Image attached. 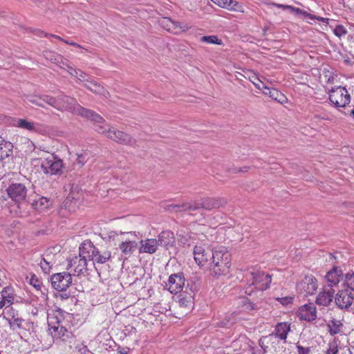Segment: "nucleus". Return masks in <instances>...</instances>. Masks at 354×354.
<instances>
[{
    "instance_id": "f257e3e1",
    "label": "nucleus",
    "mask_w": 354,
    "mask_h": 354,
    "mask_svg": "<svg viewBox=\"0 0 354 354\" xmlns=\"http://www.w3.org/2000/svg\"><path fill=\"white\" fill-rule=\"evenodd\" d=\"M28 101L39 106H44V103L59 111H68L73 114L90 118L93 122L101 123L104 118L94 111L81 106L75 98L65 95H59L57 98L44 95L39 96H28Z\"/></svg>"
},
{
    "instance_id": "f03ea898",
    "label": "nucleus",
    "mask_w": 354,
    "mask_h": 354,
    "mask_svg": "<svg viewBox=\"0 0 354 354\" xmlns=\"http://www.w3.org/2000/svg\"><path fill=\"white\" fill-rule=\"evenodd\" d=\"M231 266V255L225 248L218 247L214 249L209 268L215 276L227 274Z\"/></svg>"
},
{
    "instance_id": "7ed1b4c3",
    "label": "nucleus",
    "mask_w": 354,
    "mask_h": 354,
    "mask_svg": "<svg viewBox=\"0 0 354 354\" xmlns=\"http://www.w3.org/2000/svg\"><path fill=\"white\" fill-rule=\"evenodd\" d=\"M131 232H117L111 231L108 236L110 241H113L115 245H118L125 259L130 257L137 249L138 243L130 239Z\"/></svg>"
},
{
    "instance_id": "20e7f679",
    "label": "nucleus",
    "mask_w": 354,
    "mask_h": 354,
    "mask_svg": "<svg viewBox=\"0 0 354 354\" xmlns=\"http://www.w3.org/2000/svg\"><path fill=\"white\" fill-rule=\"evenodd\" d=\"M94 124L96 131L104 134L106 138L118 143L129 146H134L136 144V139L133 138L129 134L119 131L114 127H110L108 124L105 123L104 120L103 122H94Z\"/></svg>"
},
{
    "instance_id": "39448f33",
    "label": "nucleus",
    "mask_w": 354,
    "mask_h": 354,
    "mask_svg": "<svg viewBox=\"0 0 354 354\" xmlns=\"http://www.w3.org/2000/svg\"><path fill=\"white\" fill-rule=\"evenodd\" d=\"M42 158L44 160L41 163V169L44 174L55 175L62 171L63 162L53 153L44 152L39 158H33L32 162L39 163Z\"/></svg>"
},
{
    "instance_id": "423d86ee",
    "label": "nucleus",
    "mask_w": 354,
    "mask_h": 354,
    "mask_svg": "<svg viewBox=\"0 0 354 354\" xmlns=\"http://www.w3.org/2000/svg\"><path fill=\"white\" fill-rule=\"evenodd\" d=\"M227 201L224 198H205L198 201L183 203L181 207L184 211H194L203 208L210 210L224 206Z\"/></svg>"
},
{
    "instance_id": "0eeeda50",
    "label": "nucleus",
    "mask_w": 354,
    "mask_h": 354,
    "mask_svg": "<svg viewBox=\"0 0 354 354\" xmlns=\"http://www.w3.org/2000/svg\"><path fill=\"white\" fill-rule=\"evenodd\" d=\"M82 254L88 256V259L92 260L93 263H104L111 257L110 251L106 250L100 251L91 241L84 242L82 244Z\"/></svg>"
},
{
    "instance_id": "6e6552de",
    "label": "nucleus",
    "mask_w": 354,
    "mask_h": 354,
    "mask_svg": "<svg viewBox=\"0 0 354 354\" xmlns=\"http://www.w3.org/2000/svg\"><path fill=\"white\" fill-rule=\"evenodd\" d=\"M4 318L8 322L10 328L20 335V330L22 326V316L20 313V305L15 304L6 309L4 313ZM21 338L22 337L19 335Z\"/></svg>"
},
{
    "instance_id": "1a4fd4ad",
    "label": "nucleus",
    "mask_w": 354,
    "mask_h": 354,
    "mask_svg": "<svg viewBox=\"0 0 354 354\" xmlns=\"http://www.w3.org/2000/svg\"><path fill=\"white\" fill-rule=\"evenodd\" d=\"M8 196L14 205H11V212L16 214L21 213L20 205L22 202V184L21 183H12L6 189Z\"/></svg>"
},
{
    "instance_id": "9d476101",
    "label": "nucleus",
    "mask_w": 354,
    "mask_h": 354,
    "mask_svg": "<svg viewBox=\"0 0 354 354\" xmlns=\"http://www.w3.org/2000/svg\"><path fill=\"white\" fill-rule=\"evenodd\" d=\"M62 312L58 310L55 313L48 315V324L49 330L54 337L62 338L67 335V330L61 325Z\"/></svg>"
},
{
    "instance_id": "9b49d317",
    "label": "nucleus",
    "mask_w": 354,
    "mask_h": 354,
    "mask_svg": "<svg viewBox=\"0 0 354 354\" xmlns=\"http://www.w3.org/2000/svg\"><path fill=\"white\" fill-rule=\"evenodd\" d=\"M330 101L337 107H344L351 101L348 91L342 86L333 88L329 92Z\"/></svg>"
},
{
    "instance_id": "f8f14e48",
    "label": "nucleus",
    "mask_w": 354,
    "mask_h": 354,
    "mask_svg": "<svg viewBox=\"0 0 354 354\" xmlns=\"http://www.w3.org/2000/svg\"><path fill=\"white\" fill-rule=\"evenodd\" d=\"M194 292L189 286L185 287V290L180 292L178 296V306L182 309V314H187L194 307Z\"/></svg>"
},
{
    "instance_id": "ddd939ff",
    "label": "nucleus",
    "mask_w": 354,
    "mask_h": 354,
    "mask_svg": "<svg viewBox=\"0 0 354 354\" xmlns=\"http://www.w3.org/2000/svg\"><path fill=\"white\" fill-rule=\"evenodd\" d=\"M88 256L82 254V244L80 247V254L73 257L68 263V269L73 275H80L84 274L87 270Z\"/></svg>"
},
{
    "instance_id": "4468645a",
    "label": "nucleus",
    "mask_w": 354,
    "mask_h": 354,
    "mask_svg": "<svg viewBox=\"0 0 354 354\" xmlns=\"http://www.w3.org/2000/svg\"><path fill=\"white\" fill-rule=\"evenodd\" d=\"M71 274L67 272L53 274L50 277L52 286L58 291L66 290L72 283Z\"/></svg>"
},
{
    "instance_id": "2eb2a0df",
    "label": "nucleus",
    "mask_w": 354,
    "mask_h": 354,
    "mask_svg": "<svg viewBox=\"0 0 354 354\" xmlns=\"http://www.w3.org/2000/svg\"><path fill=\"white\" fill-rule=\"evenodd\" d=\"M250 275V280H252L251 285L254 286L256 289L264 290L269 288L272 281L270 274H266L262 271H257L251 272Z\"/></svg>"
},
{
    "instance_id": "dca6fc26",
    "label": "nucleus",
    "mask_w": 354,
    "mask_h": 354,
    "mask_svg": "<svg viewBox=\"0 0 354 354\" xmlns=\"http://www.w3.org/2000/svg\"><path fill=\"white\" fill-rule=\"evenodd\" d=\"M185 282V277L182 272L173 274L165 283V288L172 294H177L184 290Z\"/></svg>"
},
{
    "instance_id": "f3484780",
    "label": "nucleus",
    "mask_w": 354,
    "mask_h": 354,
    "mask_svg": "<svg viewBox=\"0 0 354 354\" xmlns=\"http://www.w3.org/2000/svg\"><path fill=\"white\" fill-rule=\"evenodd\" d=\"M353 300L354 294L348 289L339 290L335 297V304L342 310H349Z\"/></svg>"
},
{
    "instance_id": "a211bd4d",
    "label": "nucleus",
    "mask_w": 354,
    "mask_h": 354,
    "mask_svg": "<svg viewBox=\"0 0 354 354\" xmlns=\"http://www.w3.org/2000/svg\"><path fill=\"white\" fill-rule=\"evenodd\" d=\"M214 254V249L210 250L205 248L202 245H196L194 249V257L198 266H209L212 255Z\"/></svg>"
},
{
    "instance_id": "6ab92c4d",
    "label": "nucleus",
    "mask_w": 354,
    "mask_h": 354,
    "mask_svg": "<svg viewBox=\"0 0 354 354\" xmlns=\"http://www.w3.org/2000/svg\"><path fill=\"white\" fill-rule=\"evenodd\" d=\"M297 290L305 295L315 294L318 288L317 280L313 275H306L297 283Z\"/></svg>"
},
{
    "instance_id": "aec40b11",
    "label": "nucleus",
    "mask_w": 354,
    "mask_h": 354,
    "mask_svg": "<svg viewBox=\"0 0 354 354\" xmlns=\"http://www.w3.org/2000/svg\"><path fill=\"white\" fill-rule=\"evenodd\" d=\"M334 293L335 290L333 288L324 286L316 298V304L322 306H329L333 299H335Z\"/></svg>"
},
{
    "instance_id": "412c9836",
    "label": "nucleus",
    "mask_w": 354,
    "mask_h": 354,
    "mask_svg": "<svg viewBox=\"0 0 354 354\" xmlns=\"http://www.w3.org/2000/svg\"><path fill=\"white\" fill-rule=\"evenodd\" d=\"M298 317L300 319L313 322L317 318L316 307L313 304H308L301 306L298 310Z\"/></svg>"
},
{
    "instance_id": "4be33fe9",
    "label": "nucleus",
    "mask_w": 354,
    "mask_h": 354,
    "mask_svg": "<svg viewBox=\"0 0 354 354\" xmlns=\"http://www.w3.org/2000/svg\"><path fill=\"white\" fill-rule=\"evenodd\" d=\"M342 275V270L337 267L329 270L325 276V280L326 283L325 286L332 288H333L335 286H337L340 281Z\"/></svg>"
},
{
    "instance_id": "5701e85b",
    "label": "nucleus",
    "mask_w": 354,
    "mask_h": 354,
    "mask_svg": "<svg viewBox=\"0 0 354 354\" xmlns=\"http://www.w3.org/2000/svg\"><path fill=\"white\" fill-rule=\"evenodd\" d=\"M31 207L37 210H44L53 205V201L44 196H35V198L28 201Z\"/></svg>"
},
{
    "instance_id": "b1692460",
    "label": "nucleus",
    "mask_w": 354,
    "mask_h": 354,
    "mask_svg": "<svg viewBox=\"0 0 354 354\" xmlns=\"http://www.w3.org/2000/svg\"><path fill=\"white\" fill-rule=\"evenodd\" d=\"M24 342L27 343L28 346V348H26L27 353H30L32 350H37L39 348V339L33 330L32 332L29 330L24 331Z\"/></svg>"
},
{
    "instance_id": "393cba45",
    "label": "nucleus",
    "mask_w": 354,
    "mask_h": 354,
    "mask_svg": "<svg viewBox=\"0 0 354 354\" xmlns=\"http://www.w3.org/2000/svg\"><path fill=\"white\" fill-rule=\"evenodd\" d=\"M158 244L168 249L174 246L175 243V237L174 233L171 231H163L158 235Z\"/></svg>"
},
{
    "instance_id": "a878e982",
    "label": "nucleus",
    "mask_w": 354,
    "mask_h": 354,
    "mask_svg": "<svg viewBox=\"0 0 354 354\" xmlns=\"http://www.w3.org/2000/svg\"><path fill=\"white\" fill-rule=\"evenodd\" d=\"M158 241L155 239H147L140 242V252L153 254L158 249Z\"/></svg>"
},
{
    "instance_id": "bb28decb",
    "label": "nucleus",
    "mask_w": 354,
    "mask_h": 354,
    "mask_svg": "<svg viewBox=\"0 0 354 354\" xmlns=\"http://www.w3.org/2000/svg\"><path fill=\"white\" fill-rule=\"evenodd\" d=\"M290 330V324L288 322L278 323L274 329L275 335L281 340L286 342L288 332Z\"/></svg>"
},
{
    "instance_id": "cd10ccee",
    "label": "nucleus",
    "mask_w": 354,
    "mask_h": 354,
    "mask_svg": "<svg viewBox=\"0 0 354 354\" xmlns=\"http://www.w3.org/2000/svg\"><path fill=\"white\" fill-rule=\"evenodd\" d=\"M12 145L10 142H6L0 138V160L8 158L12 153Z\"/></svg>"
},
{
    "instance_id": "c85d7f7f",
    "label": "nucleus",
    "mask_w": 354,
    "mask_h": 354,
    "mask_svg": "<svg viewBox=\"0 0 354 354\" xmlns=\"http://www.w3.org/2000/svg\"><path fill=\"white\" fill-rule=\"evenodd\" d=\"M84 86L91 91L98 94L103 95L104 97H107L109 95V92L104 89V88L99 84L97 82L94 81L93 80H90V81L88 83H86Z\"/></svg>"
},
{
    "instance_id": "c756f323",
    "label": "nucleus",
    "mask_w": 354,
    "mask_h": 354,
    "mask_svg": "<svg viewBox=\"0 0 354 354\" xmlns=\"http://www.w3.org/2000/svg\"><path fill=\"white\" fill-rule=\"evenodd\" d=\"M165 23L167 30L176 34L179 33L180 32H184L189 28L186 24H181L178 22L174 21L170 19H166Z\"/></svg>"
},
{
    "instance_id": "7c9ffc66",
    "label": "nucleus",
    "mask_w": 354,
    "mask_h": 354,
    "mask_svg": "<svg viewBox=\"0 0 354 354\" xmlns=\"http://www.w3.org/2000/svg\"><path fill=\"white\" fill-rule=\"evenodd\" d=\"M44 57L49 60L50 62L55 64L58 66L60 64H65V59L61 55L51 50H44L43 52Z\"/></svg>"
},
{
    "instance_id": "2f4dec72",
    "label": "nucleus",
    "mask_w": 354,
    "mask_h": 354,
    "mask_svg": "<svg viewBox=\"0 0 354 354\" xmlns=\"http://www.w3.org/2000/svg\"><path fill=\"white\" fill-rule=\"evenodd\" d=\"M343 326L341 320L333 319L327 324L328 331L331 335L339 334L342 332Z\"/></svg>"
},
{
    "instance_id": "473e14b6",
    "label": "nucleus",
    "mask_w": 354,
    "mask_h": 354,
    "mask_svg": "<svg viewBox=\"0 0 354 354\" xmlns=\"http://www.w3.org/2000/svg\"><path fill=\"white\" fill-rule=\"evenodd\" d=\"M265 88L269 91V97L272 100L279 102L281 104L287 102V97L278 90L269 87H265Z\"/></svg>"
},
{
    "instance_id": "72a5a7b5",
    "label": "nucleus",
    "mask_w": 354,
    "mask_h": 354,
    "mask_svg": "<svg viewBox=\"0 0 354 354\" xmlns=\"http://www.w3.org/2000/svg\"><path fill=\"white\" fill-rule=\"evenodd\" d=\"M8 288H4L1 292L2 299L0 301V309L6 306V310L8 308H9V306L12 304L13 298L8 293Z\"/></svg>"
},
{
    "instance_id": "f704fd0d",
    "label": "nucleus",
    "mask_w": 354,
    "mask_h": 354,
    "mask_svg": "<svg viewBox=\"0 0 354 354\" xmlns=\"http://www.w3.org/2000/svg\"><path fill=\"white\" fill-rule=\"evenodd\" d=\"M214 3L217 4L221 8H227L229 10H236V6L238 3L233 0H212Z\"/></svg>"
},
{
    "instance_id": "c9c22d12",
    "label": "nucleus",
    "mask_w": 354,
    "mask_h": 354,
    "mask_svg": "<svg viewBox=\"0 0 354 354\" xmlns=\"http://www.w3.org/2000/svg\"><path fill=\"white\" fill-rule=\"evenodd\" d=\"M91 156V154L88 151L77 153L75 163L79 166V167H82L90 159Z\"/></svg>"
},
{
    "instance_id": "e433bc0d",
    "label": "nucleus",
    "mask_w": 354,
    "mask_h": 354,
    "mask_svg": "<svg viewBox=\"0 0 354 354\" xmlns=\"http://www.w3.org/2000/svg\"><path fill=\"white\" fill-rule=\"evenodd\" d=\"M35 34L37 35H38L39 37H54V38H56L60 41H62L63 42L66 43L69 45H71L73 46H77V47H80V46L79 44H77V43H75L73 41H67L64 40V39H62V37H60L59 36L51 35V34H47L41 30H37L35 31Z\"/></svg>"
},
{
    "instance_id": "4c0bfd02",
    "label": "nucleus",
    "mask_w": 354,
    "mask_h": 354,
    "mask_svg": "<svg viewBox=\"0 0 354 354\" xmlns=\"http://www.w3.org/2000/svg\"><path fill=\"white\" fill-rule=\"evenodd\" d=\"M50 259V256L47 254L45 257H43L40 261V267L45 273H48L54 264V262H53Z\"/></svg>"
},
{
    "instance_id": "58836bf2",
    "label": "nucleus",
    "mask_w": 354,
    "mask_h": 354,
    "mask_svg": "<svg viewBox=\"0 0 354 354\" xmlns=\"http://www.w3.org/2000/svg\"><path fill=\"white\" fill-rule=\"evenodd\" d=\"M344 286H346L349 291H354V272H348L345 274Z\"/></svg>"
},
{
    "instance_id": "ea45409f",
    "label": "nucleus",
    "mask_w": 354,
    "mask_h": 354,
    "mask_svg": "<svg viewBox=\"0 0 354 354\" xmlns=\"http://www.w3.org/2000/svg\"><path fill=\"white\" fill-rule=\"evenodd\" d=\"M340 341L337 337H335L328 343V348L326 351V354H337L338 353L339 344Z\"/></svg>"
},
{
    "instance_id": "a19ab883",
    "label": "nucleus",
    "mask_w": 354,
    "mask_h": 354,
    "mask_svg": "<svg viewBox=\"0 0 354 354\" xmlns=\"http://www.w3.org/2000/svg\"><path fill=\"white\" fill-rule=\"evenodd\" d=\"M26 281L34 287L36 290H39L41 286V282L39 279L35 274H30V276H26Z\"/></svg>"
},
{
    "instance_id": "79ce46f5",
    "label": "nucleus",
    "mask_w": 354,
    "mask_h": 354,
    "mask_svg": "<svg viewBox=\"0 0 354 354\" xmlns=\"http://www.w3.org/2000/svg\"><path fill=\"white\" fill-rule=\"evenodd\" d=\"M24 129H26L31 132H38L41 130V127L37 123L24 120Z\"/></svg>"
},
{
    "instance_id": "37998d69",
    "label": "nucleus",
    "mask_w": 354,
    "mask_h": 354,
    "mask_svg": "<svg viewBox=\"0 0 354 354\" xmlns=\"http://www.w3.org/2000/svg\"><path fill=\"white\" fill-rule=\"evenodd\" d=\"M289 11L292 13H294L295 15H304V17H308L309 19H315V15H313L310 13H308L305 10H303L299 8L293 7L292 6H290V8Z\"/></svg>"
},
{
    "instance_id": "c03bdc74",
    "label": "nucleus",
    "mask_w": 354,
    "mask_h": 354,
    "mask_svg": "<svg viewBox=\"0 0 354 354\" xmlns=\"http://www.w3.org/2000/svg\"><path fill=\"white\" fill-rule=\"evenodd\" d=\"M201 41L207 44H222L221 40L218 39L216 35L203 36L201 38Z\"/></svg>"
},
{
    "instance_id": "a18cd8bd",
    "label": "nucleus",
    "mask_w": 354,
    "mask_h": 354,
    "mask_svg": "<svg viewBox=\"0 0 354 354\" xmlns=\"http://www.w3.org/2000/svg\"><path fill=\"white\" fill-rule=\"evenodd\" d=\"M236 322V318L230 315L229 317H225L220 324L219 326L229 328Z\"/></svg>"
},
{
    "instance_id": "49530a36",
    "label": "nucleus",
    "mask_w": 354,
    "mask_h": 354,
    "mask_svg": "<svg viewBox=\"0 0 354 354\" xmlns=\"http://www.w3.org/2000/svg\"><path fill=\"white\" fill-rule=\"evenodd\" d=\"M333 32L334 34L339 37L346 34V30L345 28L341 25L337 26L334 29Z\"/></svg>"
},
{
    "instance_id": "de8ad7c7",
    "label": "nucleus",
    "mask_w": 354,
    "mask_h": 354,
    "mask_svg": "<svg viewBox=\"0 0 354 354\" xmlns=\"http://www.w3.org/2000/svg\"><path fill=\"white\" fill-rule=\"evenodd\" d=\"M77 79L80 82L88 83L91 78L90 76H88L84 72L80 70V72H78Z\"/></svg>"
},
{
    "instance_id": "09e8293b",
    "label": "nucleus",
    "mask_w": 354,
    "mask_h": 354,
    "mask_svg": "<svg viewBox=\"0 0 354 354\" xmlns=\"http://www.w3.org/2000/svg\"><path fill=\"white\" fill-rule=\"evenodd\" d=\"M282 305L286 306L291 304L294 299L292 297H285L277 299Z\"/></svg>"
},
{
    "instance_id": "8fccbe9b",
    "label": "nucleus",
    "mask_w": 354,
    "mask_h": 354,
    "mask_svg": "<svg viewBox=\"0 0 354 354\" xmlns=\"http://www.w3.org/2000/svg\"><path fill=\"white\" fill-rule=\"evenodd\" d=\"M297 350L298 354H309L310 353V348L304 347L301 345H297Z\"/></svg>"
},
{
    "instance_id": "3c124183",
    "label": "nucleus",
    "mask_w": 354,
    "mask_h": 354,
    "mask_svg": "<svg viewBox=\"0 0 354 354\" xmlns=\"http://www.w3.org/2000/svg\"><path fill=\"white\" fill-rule=\"evenodd\" d=\"M5 163V162L0 160V180L5 176L7 173Z\"/></svg>"
},
{
    "instance_id": "603ef678",
    "label": "nucleus",
    "mask_w": 354,
    "mask_h": 354,
    "mask_svg": "<svg viewBox=\"0 0 354 354\" xmlns=\"http://www.w3.org/2000/svg\"><path fill=\"white\" fill-rule=\"evenodd\" d=\"M24 144L27 145L28 149L26 151V152H32L35 150V145L33 142L29 139H26L25 142H24Z\"/></svg>"
},
{
    "instance_id": "864d4df0",
    "label": "nucleus",
    "mask_w": 354,
    "mask_h": 354,
    "mask_svg": "<svg viewBox=\"0 0 354 354\" xmlns=\"http://www.w3.org/2000/svg\"><path fill=\"white\" fill-rule=\"evenodd\" d=\"M76 348L82 353V354H87L88 352V349L86 346L83 344H80L76 346Z\"/></svg>"
},
{
    "instance_id": "5fc2aeb1",
    "label": "nucleus",
    "mask_w": 354,
    "mask_h": 354,
    "mask_svg": "<svg viewBox=\"0 0 354 354\" xmlns=\"http://www.w3.org/2000/svg\"><path fill=\"white\" fill-rule=\"evenodd\" d=\"M26 311L30 312L32 315L35 316L37 315L38 310L36 308H33L30 304H26Z\"/></svg>"
},
{
    "instance_id": "6e6d98bb",
    "label": "nucleus",
    "mask_w": 354,
    "mask_h": 354,
    "mask_svg": "<svg viewBox=\"0 0 354 354\" xmlns=\"http://www.w3.org/2000/svg\"><path fill=\"white\" fill-rule=\"evenodd\" d=\"M272 5L276 8H281L283 10H289L290 8V6L283 5V4L277 3H272Z\"/></svg>"
},
{
    "instance_id": "4d7b16f0",
    "label": "nucleus",
    "mask_w": 354,
    "mask_h": 354,
    "mask_svg": "<svg viewBox=\"0 0 354 354\" xmlns=\"http://www.w3.org/2000/svg\"><path fill=\"white\" fill-rule=\"evenodd\" d=\"M59 66L62 68H67V71H72L73 69H74L72 66H69L67 63V61L65 59V64H60Z\"/></svg>"
},
{
    "instance_id": "13d9d810",
    "label": "nucleus",
    "mask_w": 354,
    "mask_h": 354,
    "mask_svg": "<svg viewBox=\"0 0 354 354\" xmlns=\"http://www.w3.org/2000/svg\"><path fill=\"white\" fill-rule=\"evenodd\" d=\"M248 169H249L248 167H243L239 168V169L235 168L234 169V172L235 173H236V172H246V171H248Z\"/></svg>"
},
{
    "instance_id": "bf43d9fd",
    "label": "nucleus",
    "mask_w": 354,
    "mask_h": 354,
    "mask_svg": "<svg viewBox=\"0 0 354 354\" xmlns=\"http://www.w3.org/2000/svg\"><path fill=\"white\" fill-rule=\"evenodd\" d=\"M80 69H73L72 71H68V73L72 75L77 77L78 76V72H80Z\"/></svg>"
},
{
    "instance_id": "052dcab7",
    "label": "nucleus",
    "mask_w": 354,
    "mask_h": 354,
    "mask_svg": "<svg viewBox=\"0 0 354 354\" xmlns=\"http://www.w3.org/2000/svg\"><path fill=\"white\" fill-rule=\"evenodd\" d=\"M245 308H246L247 310H253V309H254V305L252 303L249 302V303L246 305Z\"/></svg>"
},
{
    "instance_id": "680f3d73",
    "label": "nucleus",
    "mask_w": 354,
    "mask_h": 354,
    "mask_svg": "<svg viewBox=\"0 0 354 354\" xmlns=\"http://www.w3.org/2000/svg\"><path fill=\"white\" fill-rule=\"evenodd\" d=\"M315 19H317L319 21H326L327 20V19H326V18H324V17H316V16H315Z\"/></svg>"
},
{
    "instance_id": "e2e57ef3",
    "label": "nucleus",
    "mask_w": 354,
    "mask_h": 354,
    "mask_svg": "<svg viewBox=\"0 0 354 354\" xmlns=\"http://www.w3.org/2000/svg\"><path fill=\"white\" fill-rule=\"evenodd\" d=\"M265 87H266V86L263 85V87H262L263 93L265 95H269V91H268V90H266V89L265 88Z\"/></svg>"
},
{
    "instance_id": "0e129e2a",
    "label": "nucleus",
    "mask_w": 354,
    "mask_h": 354,
    "mask_svg": "<svg viewBox=\"0 0 354 354\" xmlns=\"http://www.w3.org/2000/svg\"><path fill=\"white\" fill-rule=\"evenodd\" d=\"M62 299H65V298H68V295H67L66 294H60L59 295Z\"/></svg>"
},
{
    "instance_id": "69168bd1",
    "label": "nucleus",
    "mask_w": 354,
    "mask_h": 354,
    "mask_svg": "<svg viewBox=\"0 0 354 354\" xmlns=\"http://www.w3.org/2000/svg\"><path fill=\"white\" fill-rule=\"evenodd\" d=\"M18 126L22 127V119L18 120Z\"/></svg>"
},
{
    "instance_id": "338daca9",
    "label": "nucleus",
    "mask_w": 354,
    "mask_h": 354,
    "mask_svg": "<svg viewBox=\"0 0 354 354\" xmlns=\"http://www.w3.org/2000/svg\"><path fill=\"white\" fill-rule=\"evenodd\" d=\"M119 354H127V352L125 351H120V353Z\"/></svg>"
},
{
    "instance_id": "774afa93",
    "label": "nucleus",
    "mask_w": 354,
    "mask_h": 354,
    "mask_svg": "<svg viewBox=\"0 0 354 354\" xmlns=\"http://www.w3.org/2000/svg\"><path fill=\"white\" fill-rule=\"evenodd\" d=\"M351 115L354 118V109L352 110Z\"/></svg>"
}]
</instances>
